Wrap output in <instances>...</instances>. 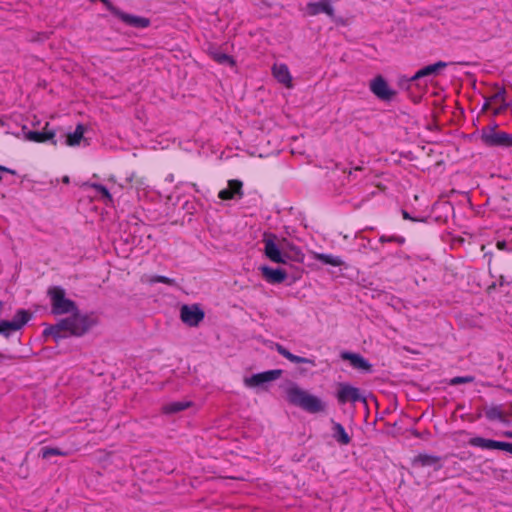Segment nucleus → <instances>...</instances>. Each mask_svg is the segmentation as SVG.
Returning a JSON list of instances; mask_svg holds the SVG:
<instances>
[{
	"mask_svg": "<svg viewBox=\"0 0 512 512\" xmlns=\"http://www.w3.org/2000/svg\"><path fill=\"white\" fill-rule=\"evenodd\" d=\"M95 321L88 315L78 313V310L72 313V316L60 320L56 325L44 329L45 336H52L55 341L64 338L63 332H69L71 335L81 336L85 334Z\"/></svg>",
	"mask_w": 512,
	"mask_h": 512,
	"instance_id": "f257e3e1",
	"label": "nucleus"
},
{
	"mask_svg": "<svg viewBox=\"0 0 512 512\" xmlns=\"http://www.w3.org/2000/svg\"><path fill=\"white\" fill-rule=\"evenodd\" d=\"M286 396L289 403L312 414L322 412L326 407L319 397L308 393L295 383L290 384L286 389Z\"/></svg>",
	"mask_w": 512,
	"mask_h": 512,
	"instance_id": "f03ea898",
	"label": "nucleus"
},
{
	"mask_svg": "<svg viewBox=\"0 0 512 512\" xmlns=\"http://www.w3.org/2000/svg\"><path fill=\"white\" fill-rule=\"evenodd\" d=\"M48 296L50 297L52 312L54 314H72L77 311L75 302L65 297V290L62 287H50L48 289Z\"/></svg>",
	"mask_w": 512,
	"mask_h": 512,
	"instance_id": "7ed1b4c3",
	"label": "nucleus"
},
{
	"mask_svg": "<svg viewBox=\"0 0 512 512\" xmlns=\"http://www.w3.org/2000/svg\"><path fill=\"white\" fill-rule=\"evenodd\" d=\"M282 374V370L274 369L261 373H256L244 379V384L248 388H264L266 384L277 380Z\"/></svg>",
	"mask_w": 512,
	"mask_h": 512,
	"instance_id": "20e7f679",
	"label": "nucleus"
},
{
	"mask_svg": "<svg viewBox=\"0 0 512 512\" xmlns=\"http://www.w3.org/2000/svg\"><path fill=\"white\" fill-rule=\"evenodd\" d=\"M481 139L487 146H512V134L504 131H496L494 129L484 130L482 132Z\"/></svg>",
	"mask_w": 512,
	"mask_h": 512,
	"instance_id": "39448f33",
	"label": "nucleus"
},
{
	"mask_svg": "<svg viewBox=\"0 0 512 512\" xmlns=\"http://www.w3.org/2000/svg\"><path fill=\"white\" fill-rule=\"evenodd\" d=\"M204 311L196 304L183 305L180 309V318L190 327H196L204 319Z\"/></svg>",
	"mask_w": 512,
	"mask_h": 512,
	"instance_id": "423d86ee",
	"label": "nucleus"
},
{
	"mask_svg": "<svg viewBox=\"0 0 512 512\" xmlns=\"http://www.w3.org/2000/svg\"><path fill=\"white\" fill-rule=\"evenodd\" d=\"M264 254L274 263H286L285 255L281 252L279 245L276 243V236L270 234L263 239Z\"/></svg>",
	"mask_w": 512,
	"mask_h": 512,
	"instance_id": "0eeeda50",
	"label": "nucleus"
},
{
	"mask_svg": "<svg viewBox=\"0 0 512 512\" xmlns=\"http://www.w3.org/2000/svg\"><path fill=\"white\" fill-rule=\"evenodd\" d=\"M371 92L380 100L389 101L396 94L395 90L390 88L382 76H377L370 82Z\"/></svg>",
	"mask_w": 512,
	"mask_h": 512,
	"instance_id": "6e6552de",
	"label": "nucleus"
},
{
	"mask_svg": "<svg viewBox=\"0 0 512 512\" xmlns=\"http://www.w3.org/2000/svg\"><path fill=\"white\" fill-rule=\"evenodd\" d=\"M447 63L443 61H438L434 64L427 65L421 69H419L412 77L411 81H417L420 79H425V83H427L430 79L437 76L442 69L447 67Z\"/></svg>",
	"mask_w": 512,
	"mask_h": 512,
	"instance_id": "1a4fd4ad",
	"label": "nucleus"
},
{
	"mask_svg": "<svg viewBox=\"0 0 512 512\" xmlns=\"http://www.w3.org/2000/svg\"><path fill=\"white\" fill-rule=\"evenodd\" d=\"M337 399L339 403L345 404L347 402H358L363 400L358 388L349 384H340L337 392Z\"/></svg>",
	"mask_w": 512,
	"mask_h": 512,
	"instance_id": "9d476101",
	"label": "nucleus"
},
{
	"mask_svg": "<svg viewBox=\"0 0 512 512\" xmlns=\"http://www.w3.org/2000/svg\"><path fill=\"white\" fill-rule=\"evenodd\" d=\"M243 183L239 180H229L226 188L222 189L218 193V197L221 200H234L241 199L244 195Z\"/></svg>",
	"mask_w": 512,
	"mask_h": 512,
	"instance_id": "9b49d317",
	"label": "nucleus"
},
{
	"mask_svg": "<svg viewBox=\"0 0 512 512\" xmlns=\"http://www.w3.org/2000/svg\"><path fill=\"white\" fill-rule=\"evenodd\" d=\"M306 12L309 16H316L324 13L330 18L334 17V8L330 0H320L307 3Z\"/></svg>",
	"mask_w": 512,
	"mask_h": 512,
	"instance_id": "f8f14e48",
	"label": "nucleus"
},
{
	"mask_svg": "<svg viewBox=\"0 0 512 512\" xmlns=\"http://www.w3.org/2000/svg\"><path fill=\"white\" fill-rule=\"evenodd\" d=\"M260 271L267 282L271 284L282 283L287 278V273L280 268H271L268 266L260 267Z\"/></svg>",
	"mask_w": 512,
	"mask_h": 512,
	"instance_id": "ddd939ff",
	"label": "nucleus"
},
{
	"mask_svg": "<svg viewBox=\"0 0 512 512\" xmlns=\"http://www.w3.org/2000/svg\"><path fill=\"white\" fill-rule=\"evenodd\" d=\"M272 74L277 79V81L283 84L285 87H292V76L286 64H274L272 67Z\"/></svg>",
	"mask_w": 512,
	"mask_h": 512,
	"instance_id": "4468645a",
	"label": "nucleus"
},
{
	"mask_svg": "<svg viewBox=\"0 0 512 512\" xmlns=\"http://www.w3.org/2000/svg\"><path fill=\"white\" fill-rule=\"evenodd\" d=\"M276 351L281 356H283L284 358L289 360L290 362L297 363V364L305 363V364H309L311 366H315V361L313 359L294 355L289 350H287L284 346H282L280 344H276Z\"/></svg>",
	"mask_w": 512,
	"mask_h": 512,
	"instance_id": "2eb2a0df",
	"label": "nucleus"
},
{
	"mask_svg": "<svg viewBox=\"0 0 512 512\" xmlns=\"http://www.w3.org/2000/svg\"><path fill=\"white\" fill-rule=\"evenodd\" d=\"M342 359L349 360L351 365L360 370H369L371 365L368 363L366 359H364L359 354L350 353V352H343L341 355Z\"/></svg>",
	"mask_w": 512,
	"mask_h": 512,
	"instance_id": "dca6fc26",
	"label": "nucleus"
},
{
	"mask_svg": "<svg viewBox=\"0 0 512 512\" xmlns=\"http://www.w3.org/2000/svg\"><path fill=\"white\" fill-rule=\"evenodd\" d=\"M332 423V437L340 444V445H348L351 441L350 436L346 432L344 426L334 420H331Z\"/></svg>",
	"mask_w": 512,
	"mask_h": 512,
	"instance_id": "f3484780",
	"label": "nucleus"
},
{
	"mask_svg": "<svg viewBox=\"0 0 512 512\" xmlns=\"http://www.w3.org/2000/svg\"><path fill=\"white\" fill-rule=\"evenodd\" d=\"M440 457L436 455L430 454H419L413 460V465L415 466H434L436 469H439L441 465L439 464Z\"/></svg>",
	"mask_w": 512,
	"mask_h": 512,
	"instance_id": "a211bd4d",
	"label": "nucleus"
},
{
	"mask_svg": "<svg viewBox=\"0 0 512 512\" xmlns=\"http://www.w3.org/2000/svg\"><path fill=\"white\" fill-rule=\"evenodd\" d=\"M118 16L124 23L133 27L145 28L149 25V20L144 17H139L123 12H119Z\"/></svg>",
	"mask_w": 512,
	"mask_h": 512,
	"instance_id": "6ab92c4d",
	"label": "nucleus"
},
{
	"mask_svg": "<svg viewBox=\"0 0 512 512\" xmlns=\"http://www.w3.org/2000/svg\"><path fill=\"white\" fill-rule=\"evenodd\" d=\"M209 55L218 64L226 65V66H230V67L235 65L234 59L230 55L222 52L218 48H214V47L209 48Z\"/></svg>",
	"mask_w": 512,
	"mask_h": 512,
	"instance_id": "aec40b11",
	"label": "nucleus"
},
{
	"mask_svg": "<svg viewBox=\"0 0 512 512\" xmlns=\"http://www.w3.org/2000/svg\"><path fill=\"white\" fill-rule=\"evenodd\" d=\"M500 441L486 439L483 437H473L469 440V445L486 450L499 449Z\"/></svg>",
	"mask_w": 512,
	"mask_h": 512,
	"instance_id": "412c9836",
	"label": "nucleus"
},
{
	"mask_svg": "<svg viewBox=\"0 0 512 512\" xmlns=\"http://www.w3.org/2000/svg\"><path fill=\"white\" fill-rule=\"evenodd\" d=\"M54 136H55V132L54 131H48V130H44V131H29L26 134V139L29 140V141H32V142L41 143V142H45V141H48V140L52 139Z\"/></svg>",
	"mask_w": 512,
	"mask_h": 512,
	"instance_id": "4be33fe9",
	"label": "nucleus"
},
{
	"mask_svg": "<svg viewBox=\"0 0 512 512\" xmlns=\"http://www.w3.org/2000/svg\"><path fill=\"white\" fill-rule=\"evenodd\" d=\"M83 186L91 187V188L95 189L98 193H100L101 199L104 201V203L106 205L113 204V197L105 186L98 184V183H90V182L84 183Z\"/></svg>",
	"mask_w": 512,
	"mask_h": 512,
	"instance_id": "5701e85b",
	"label": "nucleus"
},
{
	"mask_svg": "<svg viewBox=\"0 0 512 512\" xmlns=\"http://www.w3.org/2000/svg\"><path fill=\"white\" fill-rule=\"evenodd\" d=\"M505 94H506L505 89H498L493 95H491L489 97L488 105H497L498 108H497L496 112H498L499 110H501L503 108H506L507 103L505 100Z\"/></svg>",
	"mask_w": 512,
	"mask_h": 512,
	"instance_id": "b1692460",
	"label": "nucleus"
},
{
	"mask_svg": "<svg viewBox=\"0 0 512 512\" xmlns=\"http://www.w3.org/2000/svg\"><path fill=\"white\" fill-rule=\"evenodd\" d=\"M84 132H85L84 126L82 124H78L76 126V129L73 132L68 133V135L66 137V144L68 146L79 145L81 139L83 138Z\"/></svg>",
	"mask_w": 512,
	"mask_h": 512,
	"instance_id": "393cba45",
	"label": "nucleus"
},
{
	"mask_svg": "<svg viewBox=\"0 0 512 512\" xmlns=\"http://www.w3.org/2000/svg\"><path fill=\"white\" fill-rule=\"evenodd\" d=\"M190 405L189 401H174L164 405L162 409L166 414H173L187 409Z\"/></svg>",
	"mask_w": 512,
	"mask_h": 512,
	"instance_id": "a878e982",
	"label": "nucleus"
},
{
	"mask_svg": "<svg viewBox=\"0 0 512 512\" xmlns=\"http://www.w3.org/2000/svg\"><path fill=\"white\" fill-rule=\"evenodd\" d=\"M316 259L323 264L331 265L334 267H339L343 265V260L331 254L320 253L316 255Z\"/></svg>",
	"mask_w": 512,
	"mask_h": 512,
	"instance_id": "bb28decb",
	"label": "nucleus"
},
{
	"mask_svg": "<svg viewBox=\"0 0 512 512\" xmlns=\"http://www.w3.org/2000/svg\"><path fill=\"white\" fill-rule=\"evenodd\" d=\"M30 318L31 315L28 311L20 309L15 313L13 320L11 321L17 326V330H20L30 320Z\"/></svg>",
	"mask_w": 512,
	"mask_h": 512,
	"instance_id": "cd10ccee",
	"label": "nucleus"
},
{
	"mask_svg": "<svg viewBox=\"0 0 512 512\" xmlns=\"http://www.w3.org/2000/svg\"><path fill=\"white\" fill-rule=\"evenodd\" d=\"M41 455L44 459H47L51 456H67L68 453L57 448L43 447L41 449Z\"/></svg>",
	"mask_w": 512,
	"mask_h": 512,
	"instance_id": "c85d7f7f",
	"label": "nucleus"
},
{
	"mask_svg": "<svg viewBox=\"0 0 512 512\" xmlns=\"http://www.w3.org/2000/svg\"><path fill=\"white\" fill-rule=\"evenodd\" d=\"M147 281L150 284H154V283H164V284H167V285H174L175 284V280L174 279H171V278L166 277V276H161V275L149 276Z\"/></svg>",
	"mask_w": 512,
	"mask_h": 512,
	"instance_id": "c756f323",
	"label": "nucleus"
},
{
	"mask_svg": "<svg viewBox=\"0 0 512 512\" xmlns=\"http://www.w3.org/2000/svg\"><path fill=\"white\" fill-rule=\"evenodd\" d=\"M11 331H17V326L12 321L1 320L0 334L8 336Z\"/></svg>",
	"mask_w": 512,
	"mask_h": 512,
	"instance_id": "7c9ffc66",
	"label": "nucleus"
},
{
	"mask_svg": "<svg viewBox=\"0 0 512 512\" xmlns=\"http://www.w3.org/2000/svg\"><path fill=\"white\" fill-rule=\"evenodd\" d=\"M486 416L490 420H502L503 419L502 412L497 407H493V408H490L489 410H487Z\"/></svg>",
	"mask_w": 512,
	"mask_h": 512,
	"instance_id": "2f4dec72",
	"label": "nucleus"
},
{
	"mask_svg": "<svg viewBox=\"0 0 512 512\" xmlns=\"http://www.w3.org/2000/svg\"><path fill=\"white\" fill-rule=\"evenodd\" d=\"M474 381L473 376H458L451 379L450 384L451 385H458L462 383H470Z\"/></svg>",
	"mask_w": 512,
	"mask_h": 512,
	"instance_id": "473e14b6",
	"label": "nucleus"
},
{
	"mask_svg": "<svg viewBox=\"0 0 512 512\" xmlns=\"http://www.w3.org/2000/svg\"><path fill=\"white\" fill-rule=\"evenodd\" d=\"M499 450H503L512 454V443L500 441Z\"/></svg>",
	"mask_w": 512,
	"mask_h": 512,
	"instance_id": "72a5a7b5",
	"label": "nucleus"
},
{
	"mask_svg": "<svg viewBox=\"0 0 512 512\" xmlns=\"http://www.w3.org/2000/svg\"><path fill=\"white\" fill-rule=\"evenodd\" d=\"M506 246H507V244H506L505 241H498L497 242V248L499 250H506Z\"/></svg>",
	"mask_w": 512,
	"mask_h": 512,
	"instance_id": "f704fd0d",
	"label": "nucleus"
},
{
	"mask_svg": "<svg viewBox=\"0 0 512 512\" xmlns=\"http://www.w3.org/2000/svg\"><path fill=\"white\" fill-rule=\"evenodd\" d=\"M0 171H5V172L11 173V174H15L14 170H11V169L6 168L4 166H0Z\"/></svg>",
	"mask_w": 512,
	"mask_h": 512,
	"instance_id": "c9c22d12",
	"label": "nucleus"
},
{
	"mask_svg": "<svg viewBox=\"0 0 512 512\" xmlns=\"http://www.w3.org/2000/svg\"><path fill=\"white\" fill-rule=\"evenodd\" d=\"M402 214H403L404 219H412V218L410 217V215L408 214V212L403 211V212H402Z\"/></svg>",
	"mask_w": 512,
	"mask_h": 512,
	"instance_id": "e433bc0d",
	"label": "nucleus"
},
{
	"mask_svg": "<svg viewBox=\"0 0 512 512\" xmlns=\"http://www.w3.org/2000/svg\"><path fill=\"white\" fill-rule=\"evenodd\" d=\"M504 435L508 438H512V432L511 431H507L504 433Z\"/></svg>",
	"mask_w": 512,
	"mask_h": 512,
	"instance_id": "4c0bfd02",
	"label": "nucleus"
},
{
	"mask_svg": "<svg viewBox=\"0 0 512 512\" xmlns=\"http://www.w3.org/2000/svg\"><path fill=\"white\" fill-rule=\"evenodd\" d=\"M63 182H64V183H69V177H68V176H65V177L63 178Z\"/></svg>",
	"mask_w": 512,
	"mask_h": 512,
	"instance_id": "58836bf2",
	"label": "nucleus"
},
{
	"mask_svg": "<svg viewBox=\"0 0 512 512\" xmlns=\"http://www.w3.org/2000/svg\"><path fill=\"white\" fill-rule=\"evenodd\" d=\"M380 240H381L382 242H384V241H390V239H386L385 237H381V238H380Z\"/></svg>",
	"mask_w": 512,
	"mask_h": 512,
	"instance_id": "ea45409f",
	"label": "nucleus"
},
{
	"mask_svg": "<svg viewBox=\"0 0 512 512\" xmlns=\"http://www.w3.org/2000/svg\"><path fill=\"white\" fill-rule=\"evenodd\" d=\"M134 174L131 175V177L128 178L129 181H132Z\"/></svg>",
	"mask_w": 512,
	"mask_h": 512,
	"instance_id": "a19ab883",
	"label": "nucleus"
}]
</instances>
